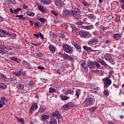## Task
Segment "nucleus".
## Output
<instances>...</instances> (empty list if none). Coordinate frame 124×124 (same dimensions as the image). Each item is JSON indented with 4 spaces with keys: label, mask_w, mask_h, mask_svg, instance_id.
Returning <instances> with one entry per match:
<instances>
[{
    "label": "nucleus",
    "mask_w": 124,
    "mask_h": 124,
    "mask_svg": "<svg viewBox=\"0 0 124 124\" xmlns=\"http://www.w3.org/2000/svg\"><path fill=\"white\" fill-rule=\"evenodd\" d=\"M97 62H99V63H101L102 65L104 66L105 68H106V69H111L112 68L111 66L108 65V64H107L106 62H105V61H104V60H103L102 59H100V58L98 59Z\"/></svg>",
    "instance_id": "nucleus-7"
},
{
    "label": "nucleus",
    "mask_w": 124,
    "mask_h": 124,
    "mask_svg": "<svg viewBox=\"0 0 124 124\" xmlns=\"http://www.w3.org/2000/svg\"><path fill=\"white\" fill-rule=\"evenodd\" d=\"M51 13H52L53 15H54V16H55L56 17H57V16H58V13H57V12H56L54 11H51Z\"/></svg>",
    "instance_id": "nucleus-60"
},
{
    "label": "nucleus",
    "mask_w": 124,
    "mask_h": 124,
    "mask_svg": "<svg viewBox=\"0 0 124 124\" xmlns=\"http://www.w3.org/2000/svg\"><path fill=\"white\" fill-rule=\"evenodd\" d=\"M21 63H22V64H23V65H25V66H26L27 65H28V64H29V62H28L25 60H23L22 61Z\"/></svg>",
    "instance_id": "nucleus-50"
},
{
    "label": "nucleus",
    "mask_w": 124,
    "mask_h": 124,
    "mask_svg": "<svg viewBox=\"0 0 124 124\" xmlns=\"http://www.w3.org/2000/svg\"><path fill=\"white\" fill-rule=\"evenodd\" d=\"M71 11V16H73L76 18V20H80L81 19V11L78 8H75Z\"/></svg>",
    "instance_id": "nucleus-1"
},
{
    "label": "nucleus",
    "mask_w": 124,
    "mask_h": 124,
    "mask_svg": "<svg viewBox=\"0 0 124 124\" xmlns=\"http://www.w3.org/2000/svg\"><path fill=\"white\" fill-rule=\"evenodd\" d=\"M5 49H7V46L0 45V54H7L8 51Z\"/></svg>",
    "instance_id": "nucleus-11"
},
{
    "label": "nucleus",
    "mask_w": 124,
    "mask_h": 124,
    "mask_svg": "<svg viewBox=\"0 0 124 124\" xmlns=\"http://www.w3.org/2000/svg\"><path fill=\"white\" fill-rule=\"evenodd\" d=\"M63 70H61L60 69H58V71L57 72V73H58V74H62Z\"/></svg>",
    "instance_id": "nucleus-58"
},
{
    "label": "nucleus",
    "mask_w": 124,
    "mask_h": 124,
    "mask_svg": "<svg viewBox=\"0 0 124 124\" xmlns=\"http://www.w3.org/2000/svg\"><path fill=\"white\" fill-rule=\"evenodd\" d=\"M70 107V105L69 104H66L62 107V110H68Z\"/></svg>",
    "instance_id": "nucleus-20"
},
{
    "label": "nucleus",
    "mask_w": 124,
    "mask_h": 124,
    "mask_svg": "<svg viewBox=\"0 0 124 124\" xmlns=\"http://www.w3.org/2000/svg\"><path fill=\"white\" fill-rule=\"evenodd\" d=\"M102 81L103 82L104 89L109 88V86L112 84V80L108 77L103 78Z\"/></svg>",
    "instance_id": "nucleus-2"
},
{
    "label": "nucleus",
    "mask_w": 124,
    "mask_h": 124,
    "mask_svg": "<svg viewBox=\"0 0 124 124\" xmlns=\"http://www.w3.org/2000/svg\"><path fill=\"white\" fill-rule=\"evenodd\" d=\"M6 2L7 3H12V4H16V0H7Z\"/></svg>",
    "instance_id": "nucleus-33"
},
{
    "label": "nucleus",
    "mask_w": 124,
    "mask_h": 124,
    "mask_svg": "<svg viewBox=\"0 0 124 124\" xmlns=\"http://www.w3.org/2000/svg\"><path fill=\"white\" fill-rule=\"evenodd\" d=\"M55 4L57 6H61V3L58 1H56V2H55Z\"/></svg>",
    "instance_id": "nucleus-62"
},
{
    "label": "nucleus",
    "mask_w": 124,
    "mask_h": 124,
    "mask_svg": "<svg viewBox=\"0 0 124 124\" xmlns=\"http://www.w3.org/2000/svg\"><path fill=\"white\" fill-rule=\"evenodd\" d=\"M102 59H105L106 61L114 62V59L112 58V56L110 54H107L105 55H104V56H102Z\"/></svg>",
    "instance_id": "nucleus-9"
},
{
    "label": "nucleus",
    "mask_w": 124,
    "mask_h": 124,
    "mask_svg": "<svg viewBox=\"0 0 124 124\" xmlns=\"http://www.w3.org/2000/svg\"><path fill=\"white\" fill-rule=\"evenodd\" d=\"M62 15L64 17L68 18L70 16H71V13L70 10H64L62 11Z\"/></svg>",
    "instance_id": "nucleus-12"
},
{
    "label": "nucleus",
    "mask_w": 124,
    "mask_h": 124,
    "mask_svg": "<svg viewBox=\"0 0 124 124\" xmlns=\"http://www.w3.org/2000/svg\"><path fill=\"white\" fill-rule=\"evenodd\" d=\"M52 115L54 116V117H57V118H61V113H60V112H59V111H55V112H54L53 114H52Z\"/></svg>",
    "instance_id": "nucleus-21"
},
{
    "label": "nucleus",
    "mask_w": 124,
    "mask_h": 124,
    "mask_svg": "<svg viewBox=\"0 0 124 124\" xmlns=\"http://www.w3.org/2000/svg\"><path fill=\"white\" fill-rule=\"evenodd\" d=\"M63 50L67 54H72L73 53V48L69 45H67L66 44H63Z\"/></svg>",
    "instance_id": "nucleus-3"
},
{
    "label": "nucleus",
    "mask_w": 124,
    "mask_h": 124,
    "mask_svg": "<svg viewBox=\"0 0 124 124\" xmlns=\"http://www.w3.org/2000/svg\"><path fill=\"white\" fill-rule=\"evenodd\" d=\"M49 93H57V89L50 87L49 89Z\"/></svg>",
    "instance_id": "nucleus-27"
},
{
    "label": "nucleus",
    "mask_w": 124,
    "mask_h": 124,
    "mask_svg": "<svg viewBox=\"0 0 124 124\" xmlns=\"http://www.w3.org/2000/svg\"><path fill=\"white\" fill-rule=\"evenodd\" d=\"M67 60H68V61H71L72 62H74V59H73V58L69 56H68V58H67Z\"/></svg>",
    "instance_id": "nucleus-55"
},
{
    "label": "nucleus",
    "mask_w": 124,
    "mask_h": 124,
    "mask_svg": "<svg viewBox=\"0 0 124 124\" xmlns=\"http://www.w3.org/2000/svg\"><path fill=\"white\" fill-rule=\"evenodd\" d=\"M59 37L62 39H65V35H64V34L60 33L59 35Z\"/></svg>",
    "instance_id": "nucleus-43"
},
{
    "label": "nucleus",
    "mask_w": 124,
    "mask_h": 124,
    "mask_svg": "<svg viewBox=\"0 0 124 124\" xmlns=\"http://www.w3.org/2000/svg\"><path fill=\"white\" fill-rule=\"evenodd\" d=\"M5 101V97H2V98H1L0 103H1L2 104L4 105L5 104V103H4Z\"/></svg>",
    "instance_id": "nucleus-53"
},
{
    "label": "nucleus",
    "mask_w": 124,
    "mask_h": 124,
    "mask_svg": "<svg viewBox=\"0 0 124 124\" xmlns=\"http://www.w3.org/2000/svg\"><path fill=\"white\" fill-rule=\"evenodd\" d=\"M27 68H29V69H32V66L30 63H28V64L26 66Z\"/></svg>",
    "instance_id": "nucleus-57"
},
{
    "label": "nucleus",
    "mask_w": 124,
    "mask_h": 124,
    "mask_svg": "<svg viewBox=\"0 0 124 124\" xmlns=\"http://www.w3.org/2000/svg\"><path fill=\"white\" fill-rule=\"evenodd\" d=\"M81 69L83 71H85L86 72H87L88 71V67L87 66V63H86V62H82L81 63Z\"/></svg>",
    "instance_id": "nucleus-14"
},
{
    "label": "nucleus",
    "mask_w": 124,
    "mask_h": 124,
    "mask_svg": "<svg viewBox=\"0 0 124 124\" xmlns=\"http://www.w3.org/2000/svg\"><path fill=\"white\" fill-rule=\"evenodd\" d=\"M37 68L38 69H40L41 70H43L44 69H45V68L44 67L40 66H38Z\"/></svg>",
    "instance_id": "nucleus-64"
},
{
    "label": "nucleus",
    "mask_w": 124,
    "mask_h": 124,
    "mask_svg": "<svg viewBox=\"0 0 124 124\" xmlns=\"http://www.w3.org/2000/svg\"><path fill=\"white\" fill-rule=\"evenodd\" d=\"M7 88L6 85L4 84V83H0V89L1 90H5Z\"/></svg>",
    "instance_id": "nucleus-30"
},
{
    "label": "nucleus",
    "mask_w": 124,
    "mask_h": 124,
    "mask_svg": "<svg viewBox=\"0 0 124 124\" xmlns=\"http://www.w3.org/2000/svg\"><path fill=\"white\" fill-rule=\"evenodd\" d=\"M64 26L66 30H67V29H71L72 32V33H74V34L76 33V31H77V28L76 27L70 23H65Z\"/></svg>",
    "instance_id": "nucleus-4"
},
{
    "label": "nucleus",
    "mask_w": 124,
    "mask_h": 124,
    "mask_svg": "<svg viewBox=\"0 0 124 124\" xmlns=\"http://www.w3.org/2000/svg\"><path fill=\"white\" fill-rule=\"evenodd\" d=\"M12 39H15V38H16L17 37V35L15 33H13V34H10V35H9Z\"/></svg>",
    "instance_id": "nucleus-39"
},
{
    "label": "nucleus",
    "mask_w": 124,
    "mask_h": 124,
    "mask_svg": "<svg viewBox=\"0 0 124 124\" xmlns=\"http://www.w3.org/2000/svg\"><path fill=\"white\" fill-rule=\"evenodd\" d=\"M80 93H81V90L80 89L77 90L75 93L76 96H77V97H79V96H80Z\"/></svg>",
    "instance_id": "nucleus-34"
},
{
    "label": "nucleus",
    "mask_w": 124,
    "mask_h": 124,
    "mask_svg": "<svg viewBox=\"0 0 124 124\" xmlns=\"http://www.w3.org/2000/svg\"><path fill=\"white\" fill-rule=\"evenodd\" d=\"M17 88L20 89V90H23V89H24V85L21 84H19L17 86Z\"/></svg>",
    "instance_id": "nucleus-47"
},
{
    "label": "nucleus",
    "mask_w": 124,
    "mask_h": 124,
    "mask_svg": "<svg viewBox=\"0 0 124 124\" xmlns=\"http://www.w3.org/2000/svg\"><path fill=\"white\" fill-rule=\"evenodd\" d=\"M79 34L81 38H90L91 37V33L86 31H80Z\"/></svg>",
    "instance_id": "nucleus-6"
},
{
    "label": "nucleus",
    "mask_w": 124,
    "mask_h": 124,
    "mask_svg": "<svg viewBox=\"0 0 124 124\" xmlns=\"http://www.w3.org/2000/svg\"><path fill=\"white\" fill-rule=\"evenodd\" d=\"M1 33H4V34H6V35H8L9 36V35H10L9 33L7 32V31H6V30H0Z\"/></svg>",
    "instance_id": "nucleus-46"
},
{
    "label": "nucleus",
    "mask_w": 124,
    "mask_h": 124,
    "mask_svg": "<svg viewBox=\"0 0 124 124\" xmlns=\"http://www.w3.org/2000/svg\"><path fill=\"white\" fill-rule=\"evenodd\" d=\"M17 121L19 122L21 124H24L25 121H24V119L23 118H18V117L16 118Z\"/></svg>",
    "instance_id": "nucleus-40"
},
{
    "label": "nucleus",
    "mask_w": 124,
    "mask_h": 124,
    "mask_svg": "<svg viewBox=\"0 0 124 124\" xmlns=\"http://www.w3.org/2000/svg\"><path fill=\"white\" fill-rule=\"evenodd\" d=\"M28 85L29 86V87H33V86H34V84L33 83V81H30L28 83Z\"/></svg>",
    "instance_id": "nucleus-48"
},
{
    "label": "nucleus",
    "mask_w": 124,
    "mask_h": 124,
    "mask_svg": "<svg viewBox=\"0 0 124 124\" xmlns=\"http://www.w3.org/2000/svg\"><path fill=\"white\" fill-rule=\"evenodd\" d=\"M82 3L83 6H86V7H90V3H88L86 1H83L82 2Z\"/></svg>",
    "instance_id": "nucleus-35"
},
{
    "label": "nucleus",
    "mask_w": 124,
    "mask_h": 124,
    "mask_svg": "<svg viewBox=\"0 0 124 124\" xmlns=\"http://www.w3.org/2000/svg\"><path fill=\"white\" fill-rule=\"evenodd\" d=\"M27 15L30 16V17H33L34 16V13L33 12H31L27 13Z\"/></svg>",
    "instance_id": "nucleus-51"
},
{
    "label": "nucleus",
    "mask_w": 124,
    "mask_h": 124,
    "mask_svg": "<svg viewBox=\"0 0 124 124\" xmlns=\"http://www.w3.org/2000/svg\"><path fill=\"white\" fill-rule=\"evenodd\" d=\"M96 108H97L96 107H93L89 109L91 113H93L94 111H95V110L96 109Z\"/></svg>",
    "instance_id": "nucleus-41"
},
{
    "label": "nucleus",
    "mask_w": 124,
    "mask_h": 124,
    "mask_svg": "<svg viewBox=\"0 0 124 124\" xmlns=\"http://www.w3.org/2000/svg\"><path fill=\"white\" fill-rule=\"evenodd\" d=\"M50 35H52V36H53L54 38H56V37H57V35H56V34L54 33V32H50Z\"/></svg>",
    "instance_id": "nucleus-59"
},
{
    "label": "nucleus",
    "mask_w": 124,
    "mask_h": 124,
    "mask_svg": "<svg viewBox=\"0 0 124 124\" xmlns=\"http://www.w3.org/2000/svg\"><path fill=\"white\" fill-rule=\"evenodd\" d=\"M16 17H17L19 19V20H24V15H16Z\"/></svg>",
    "instance_id": "nucleus-42"
},
{
    "label": "nucleus",
    "mask_w": 124,
    "mask_h": 124,
    "mask_svg": "<svg viewBox=\"0 0 124 124\" xmlns=\"http://www.w3.org/2000/svg\"><path fill=\"white\" fill-rule=\"evenodd\" d=\"M0 79L3 82H6V80H7V78L5 77L4 75L1 74L0 75Z\"/></svg>",
    "instance_id": "nucleus-22"
},
{
    "label": "nucleus",
    "mask_w": 124,
    "mask_h": 124,
    "mask_svg": "<svg viewBox=\"0 0 124 124\" xmlns=\"http://www.w3.org/2000/svg\"><path fill=\"white\" fill-rule=\"evenodd\" d=\"M9 59H10V60H11L12 61H14V62H16L17 63H18V62H20V60H19V59H18L17 58L9 57Z\"/></svg>",
    "instance_id": "nucleus-26"
},
{
    "label": "nucleus",
    "mask_w": 124,
    "mask_h": 124,
    "mask_svg": "<svg viewBox=\"0 0 124 124\" xmlns=\"http://www.w3.org/2000/svg\"><path fill=\"white\" fill-rule=\"evenodd\" d=\"M98 40L96 38H93L91 40H90L88 42L89 45H90L91 46H93V45H96L97 43H98Z\"/></svg>",
    "instance_id": "nucleus-10"
},
{
    "label": "nucleus",
    "mask_w": 124,
    "mask_h": 124,
    "mask_svg": "<svg viewBox=\"0 0 124 124\" xmlns=\"http://www.w3.org/2000/svg\"><path fill=\"white\" fill-rule=\"evenodd\" d=\"M49 50L51 52H54L56 51V47L53 46L52 45H49Z\"/></svg>",
    "instance_id": "nucleus-31"
},
{
    "label": "nucleus",
    "mask_w": 124,
    "mask_h": 124,
    "mask_svg": "<svg viewBox=\"0 0 124 124\" xmlns=\"http://www.w3.org/2000/svg\"><path fill=\"white\" fill-rule=\"evenodd\" d=\"M93 103V100L92 98L89 97L85 99L83 105L84 107H89V106H92Z\"/></svg>",
    "instance_id": "nucleus-5"
},
{
    "label": "nucleus",
    "mask_w": 124,
    "mask_h": 124,
    "mask_svg": "<svg viewBox=\"0 0 124 124\" xmlns=\"http://www.w3.org/2000/svg\"><path fill=\"white\" fill-rule=\"evenodd\" d=\"M37 56L38 57H42V56H43V54L41 52H38V53H37Z\"/></svg>",
    "instance_id": "nucleus-63"
},
{
    "label": "nucleus",
    "mask_w": 124,
    "mask_h": 124,
    "mask_svg": "<svg viewBox=\"0 0 124 124\" xmlns=\"http://www.w3.org/2000/svg\"><path fill=\"white\" fill-rule=\"evenodd\" d=\"M41 2H42L44 5H49V4L51 3V0H41Z\"/></svg>",
    "instance_id": "nucleus-19"
},
{
    "label": "nucleus",
    "mask_w": 124,
    "mask_h": 124,
    "mask_svg": "<svg viewBox=\"0 0 124 124\" xmlns=\"http://www.w3.org/2000/svg\"><path fill=\"white\" fill-rule=\"evenodd\" d=\"M71 44L76 48V49H78V50H80L81 49V46L80 45H78L76 42H74V41H72L71 42Z\"/></svg>",
    "instance_id": "nucleus-16"
},
{
    "label": "nucleus",
    "mask_w": 124,
    "mask_h": 124,
    "mask_svg": "<svg viewBox=\"0 0 124 124\" xmlns=\"http://www.w3.org/2000/svg\"><path fill=\"white\" fill-rule=\"evenodd\" d=\"M85 22H87V18H83L82 19H82H81L80 21L76 22V24L78 25L79 26H81V25H82L83 23H85Z\"/></svg>",
    "instance_id": "nucleus-25"
},
{
    "label": "nucleus",
    "mask_w": 124,
    "mask_h": 124,
    "mask_svg": "<svg viewBox=\"0 0 124 124\" xmlns=\"http://www.w3.org/2000/svg\"><path fill=\"white\" fill-rule=\"evenodd\" d=\"M61 57L62 58H63L64 60H67V58H68V55L66 54H61Z\"/></svg>",
    "instance_id": "nucleus-37"
},
{
    "label": "nucleus",
    "mask_w": 124,
    "mask_h": 124,
    "mask_svg": "<svg viewBox=\"0 0 124 124\" xmlns=\"http://www.w3.org/2000/svg\"><path fill=\"white\" fill-rule=\"evenodd\" d=\"M88 18H89L91 20H95L96 17L94 16L90 15L88 16Z\"/></svg>",
    "instance_id": "nucleus-45"
},
{
    "label": "nucleus",
    "mask_w": 124,
    "mask_h": 124,
    "mask_svg": "<svg viewBox=\"0 0 124 124\" xmlns=\"http://www.w3.org/2000/svg\"><path fill=\"white\" fill-rule=\"evenodd\" d=\"M113 86H114V88H116V89H119V88L120 86H121V85H120L119 83H114Z\"/></svg>",
    "instance_id": "nucleus-54"
},
{
    "label": "nucleus",
    "mask_w": 124,
    "mask_h": 124,
    "mask_svg": "<svg viewBox=\"0 0 124 124\" xmlns=\"http://www.w3.org/2000/svg\"><path fill=\"white\" fill-rule=\"evenodd\" d=\"M37 108H38V105H37V104L36 103H33L30 108V114H32V113H33V111H35Z\"/></svg>",
    "instance_id": "nucleus-8"
},
{
    "label": "nucleus",
    "mask_w": 124,
    "mask_h": 124,
    "mask_svg": "<svg viewBox=\"0 0 124 124\" xmlns=\"http://www.w3.org/2000/svg\"><path fill=\"white\" fill-rule=\"evenodd\" d=\"M60 97L62 100H67L68 99H69V97H67L66 96L60 95Z\"/></svg>",
    "instance_id": "nucleus-36"
},
{
    "label": "nucleus",
    "mask_w": 124,
    "mask_h": 124,
    "mask_svg": "<svg viewBox=\"0 0 124 124\" xmlns=\"http://www.w3.org/2000/svg\"><path fill=\"white\" fill-rule=\"evenodd\" d=\"M45 107H41V106L39 108V111L41 113H44L45 112Z\"/></svg>",
    "instance_id": "nucleus-44"
},
{
    "label": "nucleus",
    "mask_w": 124,
    "mask_h": 124,
    "mask_svg": "<svg viewBox=\"0 0 124 124\" xmlns=\"http://www.w3.org/2000/svg\"><path fill=\"white\" fill-rule=\"evenodd\" d=\"M87 65L89 69H93V68L95 67V62H94L93 61L89 62L87 63Z\"/></svg>",
    "instance_id": "nucleus-13"
},
{
    "label": "nucleus",
    "mask_w": 124,
    "mask_h": 124,
    "mask_svg": "<svg viewBox=\"0 0 124 124\" xmlns=\"http://www.w3.org/2000/svg\"><path fill=\"white\" fill-rule=\"evenodd\" d=\"M38 9L39 10V11H41V12H42L43 13H45L46 12V10L44 9V7L43 6H42L41 5H39L37 6Z\"/></svg>",
    "instance_id": "nucleus-17"
},
{
    "label": "nucleus",
    "mask_w": 124,
    "mask_h": 124,
    "mask_svg": "<svg viewBox=\"0 0 124 124\" xmlns=\"http://www.w3.org/2000/svg\"><path fill=\"white\" fill-rule=\"evenodd\" d=\"M83 48L85 51H86L87 52H96L97 50H94L93 49H92L91 47H88L87 46H83Z\"/></svg>",
    "instance_id": "nucleus-15"
},
{
    "label": "nucleus",
    "mask_w": 124,
    "mask_h": 124,
    "mask_svg": "<svg viewBox=\"0 0 124 124\" xmlns=\"http://www.w3.org/2000/svg\"><path fill=\"white\" fill-rule=\"evenodd\" d=\"M39 21H40L42 24H45V22H46V18L41 17L39 18Z\"/></svg>",
    "instance_id": "nucleus-38"
},
{
    "label": "nucleus",
    "mask_w": 124,
    "mask_h": 124,
    "mask_svg": "<svg viewBox=\"0 0 124 124\" xmlns=\"http://www.w3.org/2000/svg\"><path fill=\"white\" fill-rule=\"evenodd\" d=\"M95 65L96 66V68H99V67H100V64L96 62H95Z\"/></svg>",
    "instance_id": "nucleus-56"
},
{
    "label": "nucleus",
    "mask_w": 124,
    "mask_h": 124,
    "mask_svg": "<svg viewBox=\"0 0 124 124\" xmlns=\"http://www.w3.org/2000/svg\"><path fill=\"white\" fill-rule=\"evenodd\" d=\"M14 75H16V76H18L19 77L22 75V71L19 70L18 71H16L13 73Z\"/></svg>",
    "instance_id": "nucleus-24"
},
{
    "label": "nucleus",
    "mask_w": 124,
    "mask_h": 124,
    "mask_svg": "<svg viewBox=\"0 0 124 124\" xmlns=\"http://www.w3.org/2000/svg\"><path fill=\"white\" fill-rule=\"evenodd\" d=\"M12 78H7V80H6V82H12Z\"/></svg>",
    "instance_id": "nucleus-61"
},
{
    "label": "nucleus",
    "mask_w": 124,
    "mask_h": 124,
    "mask_svg": "<svg viewBox=\"0 0 124 124\" xmlns=\"http://www.w3.org/2000/svg\"><path fill=\"white\" fill-rule=\"evenodd\" d=\"M50 124H57V119H55L54 118H51L49 121Z\"/></svg>",
    "instance_id": "nucleus-29"
},
{
    "label": "nucleus",
    "mask_w": 124,
    "mask_h": 124,
    "mask_svg": "<svg viewBox=\"0 0 124 124\" xmlns=\"http://www.w3.org/2000/svg\"><path fill=\"white\" fill-rule=\"evenodd\" d=\"M93 25L92 24L89 26H85L84 29L85 30H93Z\"/></svg>",
    "instance_id": "nucleus-32"
},
{
    "label": "nucleus",
    "mask_w": 124,
    "mask_h": 124,
    "mask_svg": "<svg viewBox=\"0 0 124 124\" xmlns=\"http://www.w3.org/2000/svg\"><path fill=\"white\" fill-rule=\"evenodd\" d=\"M49 118H50L49 115H43L41 116V121H42L43 122H45V121H47V120H48Z\"/></svg>",
    "instance_id": "nucleus-18"
},
{
    "label": "nucleus",
    "mask_w": 124,
    "mask_h": 124,
    "mask_svg": "<svg viewBox=\"0 0 124 124\" xmlns=\"http://www.w3.org/2000/svg\"><path fill=\"white\" fill-rule=\"evenodd\" d=\"M121 37H122V36H121L120 34H114V38L115 39V40H119V39H121Z\"/></svg>",
    "instance_id": "nucleus-23"
},
{
    "label": "nucleus",
    "mask_w": 124,
    "mask_h": 124,
    "mask_svg": "<svg viewBox=\"0 0 124 124\" xmlns=\"http://www.w3.org/2000/svg\"><path fill=\"white\" fill-rule=\"evenodd\" d=\"M66 93L67 94H74V91L73 90H71V89H67Z\"/></svg>",
    "instance_id": "nucleus-28"
},
{
    "label": "nucleus",
    "mask_w": 124,
    "mask_h": 124,
    "mask_svg": "<svg viewBox=\"0 0 124 124\" xmlns=\"http://www.w3.org/2000/svg\"><path fill=\"white\" fill-rule=\"evenodd\" d=\"M104 94L106 96H108L109 95V93L108 92V90H104Z\"/></svg>",
    "instance_id": "nucleus-49"
},
{
    "label": "nucleus",
    "mask_w": 124,
    "mask_h": 124,
    "mask_svg": "<svg viewBox=\"0 0 124 124\" xmlns=\"http://www.w3.org/2000/svg\"><path fill=\"white\" fill-rule=\"evenodd\" d=\"M38 33H39V36H40L41 39L43 40V39H44V35H43V34L40 32H39Z\"/></svg>",
    "instance_id": "nucleus-52"
}]
</instances>
